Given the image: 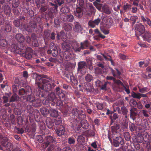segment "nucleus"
Wrapping results in <instances>:
<instances>
[{
  "label": "nucleus",
  "instance_id": "1",
  "mask_svg": "<svg viewBox=\"0 0 151 151\" xmlns=\"http://www.w3.org/2000/svg\"><path fill=\"white\" fill-rule=\"evenodd\" d=\"M112 137L114 138L113 144L115 147H118L120 145H122L124 144V140L121 137L120 134H114L112 135Z\"/></svg>",
  "mask_w": 151,
  "mask_h": 151
},
{
  "label": "nucleus",
  "instance_id": "2",
  "mask_svg": "<svg viewBox=\"0 0 151 151\" xmlns=\"http://www.w3.org/2000/svg\"><path fill=\"white\" fill-rule=\"evenodd\" d=\"M36 85L38 86L40 89H41L47 91H50L52 89V86L53 87L55 86V84L54 83L51 84L50 83H47L46 84H42V83L40 82H37Z\"/></svg>",
  "mask_w": 151,
  "mask_h": 151
},
{
  "label": "nucleus",
  "instance_id": "3",
  "mask_svg": "<svg viewBox=\"0 0 151 151\" xmlns=\"http://www.w3.org/2000/svg\"><path fill=\"white\" fill-rule=\"evenodd\" d=\"M87 68L86 63L84 61H80L78 63L77 71L83 74H84L86 71Z\"/></svg>",
  "mask_w": 151,
  "mask_h": 151
},
{
  "label": "nucleus",
  "instance_id": "4",
  "mask_svg": "<svg viewBox=\"0 0 151 151\" xmlns=\"http://www.w3.org/2000/svg\"><path fill=\"white\" fill-rule=\"evenodd\" d=\"M17 53L22 55V56L24 57L27 59H30L32 58V55L31 53L28 51L27 50L26 51L20 50L19 52H17Z\"/></svg>",
  "mask_w": 151,
  "mask_h": 151
},
{
  "label": "nucleus",
  "instance_id": "5",
  "mask_svg": "<svg viewBox=\"0 0 151 151\" xmlns=\"http://www.w3.org/2000/svg\"><path fill=\"white\" fill-rule=\"evenodd\" d=\"M45 139L46 141V142L45 143V147H47L50 143H54V145L56 143V142L52 136H47L45 137Z\"/></svg>",
  "mask_w": 151,
  "mask_h": 151
},
{
  "label": "nucleus",
  "instance_id": "6",
  "mask_svg": "<svg viewBox=\"0 0 151 151\" xmlns=\"http://www.w3.org/2000/svg\"><path fill=\"white\" fill-rule=\"evenodd\" d=\"M73 57V52L71 51H65L63 54L64 59L67 61L71 59Z\"/></svg>",
  "mask_w": 151,
  "mask_h": 151
},
{
  "label": "nucleus",
  "instance_id": "7",
  "mask_svg": "<svg viewBox=\"0 0 151 151\" xmlns=\"http://www.w3.org/2000/svg\"><path fill=\"white\" fill-rule=\"evenodd\" d=\"M142 36L144 41L148 42L149 45L151 44V33L146 32Z\"/></svg>",
  "mask_w": 151,
  "mask_h": 151
},
{
  "label": "nucleus",
  "instance_id": "8",
  "mask_svg": "<svg viewBox=\"0 0 151 151\" xmlns=\"http://www.w3.org/2000/svg\"><path fill=\"white\" fill-rule=\"evenodd\" d=\"M120 128L119 124H116L114 125L111 127V132L112 133V135L114 134H120V133L117 131V130Z\"/></svg>",
  "mask_w": 151,
  "mask_h": 151
},
{
  "label": "nucleus",
  "instance_id": "9",
  "mask_svg": "<svg viewBox=\"0 0 151 151\" xmlns=\"http://www.w3.org/2000/svg\"><path fill=\"white\" fill-rule=\"evenodd\" d=\"M83 27L78 22H76L74 23V26L73 27V30L74 32L77 33H80L83 30Z\"/></svg>",
  "mask_w": 151,
  "mask_h": 151
},
{
  "label": "nucleus",
  "instance_id": "10",
  "mask_svg": "<svg viewBox=\"0 0 151 151\" xmlns=\"http://www.w3.org/2000/svg\"><path fill=\"white\" fill-rule=\"evenodd\" d=\"M33 76L34 78H35L36 82H39V81L41 80H42L43 78H47V76L44 75H38L36 73H33Z\"/></svg>",
  "mask_w": 151,
  "mask_h": 151
},
{
  "label": "nucleus",
  "instance_id": "11",
  "mask_svg": "<svg viewBox=\"0 0 151 151\" xmlns=\"http://www.w3.org/2000/svg\"><path fill=\"white\" fill-rule=\"evenodd\" d=\"M83 88L87 92H91L92 91L93 87L91 83H85L82 85Z\"/></svg>",
  "mask_w": 151,
  "mask_h": 151
},
{
  "label": "nucleus",
  "instance_id": "12",
  "mask_svg": "<svg viewBox=\"0 0 151 151\" xmlns=\"http://www.w3.org/2000/svg\"><path fill=\"white\" fill-rule=\"evenodd\" d=\"M135 29L141 34H143L145 31L144 26L140 23L136 25Z\"/></svg>",
  "mask_w": 151,
  "mask_h": 151
},
{
  "label": "nucleus",
  "instance_id": "13",
  "mask_svg": "<svg viewBox=\"0 0 151 151\" xmlns=\"http://www.w3.org/2000/svg\"><path fill=\"white\" fill-rule=\"evenodd\" d=\"M74 14L77 17L80 18L83 15V10L80 7H77L76 8V11H75Z\"/></svg>",
  "mask_w": 151,
  "mask_h": 151
},
{
  "label": "nucleus",
  "instance_id": "14",
  "mask_svg": "<svg viewBox=\"0 0 151 151\" xmlns=\"http://www.w3.org/2000/svg\"><path fill=\"white\" fill-rule=\"evenodd\" d=\"M26 47H23L22 48H19L18 46H17V45L13 44L12 45L11 47V50L12 52H15V51L17 53V52L20 50H22L21 49L23 50V49H25Z\"/></svg>",
  "mask_w": 151,
  "mask_h": 151
},
{
  "label": "nucleus",
  "instance_id": "15",
  "mask_svg": "<svg viewBox=\"0 0 151 151\" xmlns=\"http://www.w3.org/2000/svg\"><path fill=\"white\" fill-rule=\"evenodd\" d=\"M150 135L148 133L146 132H142L140 134V137H142V139L140 140V142H142L143 141L147 142L149 139Z\"/></svg>",
  "mask_w": 151,
  "mask_h": 151
},
{
  "label": "nucleus",
  "instance_id": "16",
  "mask_svg": "<svg viewBox=\"0 0 151 151\" xmlns=\"http://www.w3.org/2000/svg\"><path fill=\"white\" fill-rule=\"evenodd\" d=\"M62 47L63 50L65 51H69L71 49V46L68 41L64 42L62 44Z\"/></svg>",
  "mask_w": 151,
  "mask_h": 151
},
{
  "label": "nucleus",
  "instance_id": "17",
  "mask_svg": "<svg viewBox=\"0 0 151 151\" xmlns=\"http://www.w3.org/2000/svg\"><path fill=\"white\" fill-rule=\"evenodd\" d=\"M37 27V25L36 22L34 21H32L31 22L29 25L27 26V29L26 30L29 32H31L32 29L36 28Z\"/></svg>",
  "mask_w": 151,
  "mask_h": 151
},
{
  "label": "nucleus",
  "instance_id": "18",
  "mask_svg": "<svg viewBox=\"0 0 151 151\" xmlns=\"http://www.w3.org/2000/svg\"><path fill=\"white\" fill-rule=\"evenodd\" d=\"M15 38L20 43H22L24 42V36L21 33L17 34Z\"/></svg>",
  "mask_w": 151,
  "mask_h": 151
},
{
  "label": "nucleus",
  "instance_id": "19",
  "mask_svg": "<svg viewBox=\"0 0 151 151\" xmlns=\"http://www.w3.org/2000/svg\"><path fill=\"white\" fill-rule=\"evenodd\" d=\"M9 140V139L6 137H3L2 140L0 142V149L1 150H3V148L1 146L4 147L6 145V143Z\"/></svg>",
  "mask_w": 151,
  "mask_h": 151
},
{
  "label": "nucleus",
  "instance_id": "20",
  "mask_svg": "<svg viewBox=\"0 0 151 151\" xmlns=\"http://www.w3.org/2000/svg\"><path fill=\"white\" fill-rule=\"evenodd\" d=\"M55 10H54L52 8H50L48 10L47 12V18L49 19H52L54 17L53 13Z\"/></svg>",
  "mask_w": 151,
  "mask_h": 151
},
{
  "label": "nucleus",
  "instance_id": "21",
  "mask_svg": "<svg viewBox=\"0 0 151 151\" xmlns=\"http://www.w3.org/2000/svg\"><path fill=\"white\" fill-rule=\"evenodd\" d=\"M90 42L87 40H86L83 42L81 43L80 45L82 49H84L89 47Z\"/></svg>",
  "mask_w": 151,
  "mask_h": 151
},
{
  "label": "nucleus",
  "instance_id": "22",
  "mask_svg": "<svg viewBox=\"0 0 151 151\" xmlns=\"http://www.w3.org/2000/svg\"><path fill=\"white\" fill-rule=\"evenodd\" d=\"M119 118V115L116 113L113 114L112 115L110 116V118L111 119V122L110 123V125H111L115 121L118 119Z\"/></svg>",
  "mask_w": 151,
  "mask_h": 151
},
{
  "label": "nucleus",
  "instance_id": "23",
  "mask_svg": "<svg viewBox=\"0 0 151 151\" xmlns=\"http://www.w3.org/2000/svg\"><path fill=\"white\" fill-rule=\"evenodd\" d=\"M19 99V97L16 93L14 94L9 99V102L17 101Z\"/></svg>",
  "mask_w": 151,
  "mask_h": 151
},
{
  "label": "nucleus",
  "instance_id": "24",
  "mask_svg": "<svg viewBox=\"0 0 151 151\" xmlns=\"http://www.w3.org/2000/svg\"><path fill=\"white\" fill-rule=\"evenodd\" d=\"M29 93H30L29 91H27L24 88H22L20 89L19 92V95L20 96L29 95Z\"/></svg>",
  "mask_w": 151,
  "mask_h": 151
},
{
  "label": "nucleus",
  "instance_id": "25",
  "mask_svg": "<svg viewBox=\"0 0 151 151\" xmlns=\"http://www.w3.org/2000/svg\"><path fill=\"white\" fill-rule=\"evenodd\" d=\"M75 65L70 62H68L65 65V68L66 70H69L71 69L74 68Z\"/></svg>",
  "mask_w": 151,
  "mask_h": 151
},
{
  "label": "nucleus",
  "instance_id": "26",
  "mask_svg": "<svg viewBox=\"0 0 151 151\" xmlns=\"http://www.w3.org/2000/svg\"><path fill=\"white\" fill-rule=\"evenodd\" d=\"M4 147L6 151H11L13 147V145L11 142H8Z\"/></svg>",
  "mask_w": 151,
  "mask_h": 151
},
{
  "label": "nucleus",
  "instance_id": "27",
  "mask_svg": "<svg viewBox=\"0 0 151 151\" xmlns=\"http://www.w3.org/2000/svg\"><path fill=\"white\" fill-rule=\"evenodd\" d=\"M102 10L104 12L107 14L111 13V11L109 7L106 5H104L102 7Z\"/></svg>",
  "mask_w": 151,
  "mask_h": 151
},
{
  "label": "nucleus",
  "instance_id": "28",
  "mask_svg": "<svg viewBox=\"0 0 151 151\" xmlns=\"http://www.w3.org/2000/svg\"><path fill=\"white\" fill-rule=\"evenodd\" d=\"M81 126L83 129H87L88 128L89 124L86 120H81Z\"/></svg>",
  "mask_w": 151,
  "mask_h": 151
},
{
  "label": "nucleus",
  "instance_id": "29",
  "mask_svg": "<svg viewBox=\"0 0 151 151\" xmlns=\"http://www.w3.org/2000/svg\"><path fill=\"white\" fill-rule=\"evenodd\" d=\"M137 109L133 107L130 110V117H133L136 116L137 115Z\"/></svg>",
  "mask_w": 151,
  "mask_h": 151
},
{
  "label": "nucleus",
  "instance_id": "30",
  "mask_svg": "<svg viewBox=\"0 0 151 151\" xmlns=\"http://www.w3.org/2000/svg\"><path fill=\"white\" fill-rule=\"evenodd\" d=\"M63 28L66 31H69L71 30L72 27L71 25L67 23H65L63 25Z\"/></svg>",
  "mask_w": 151,
  "mask_h": 151
},
{
  "label": "nucleus",
  "instance_id": "31",
  "mask_svg": "<svg viewBox=\"0 0 151 151\" xmlns=\"http://www.w3.org/2000/svg\"><path fill=\"white\" fill-rule=\"evenodd\" d=\"M85 113L83 110L79 109V110L78 114V117L80 119H82L84 118L85 115H84Z\"/></svg>",
  "mask_w": 151,
  "mask_h": 151
},
{
  "label": "nucleus",
  "instance_id": "32",
  "mask_svg": "<svg viewBox=\"0 0 151 151\" xmlns=\"http://www.w3.org/2000/svg\"><path fill=\"white\" fill-rule=\"evenodd\" d=\"M40 111L42 115L45 116H46L49 113L48 110L45 107H42L41 108Z\"/></svg>",
  "mask_w": 151,
  "mask_h": 151
},
{
  "label": "nucleus",
  "instance_id": "33",
  "mask_svg": "<svg viewBox=\"0 0 151 151\" xmlns=\"http://www.w3.org/2000/svg\"><path fill=\"white\" fill-rule=\"evenodd\" d=\"M128 127V122L127 119L124 120L121 124V129L124 130L125 129H127Z\"/></svg>",
  "mask_w": 151,
  "mask_h": 151
},
{
  "label": "nucleus",
  "instance_id": "34",
  "mask_svg": "<svg viewBox=\"0 0 151 151\" xmlns=\"http://www.w3.org/2000/svg\"><path fill=\"white\" fill-rule=\"evenodd\" d=\"M32 103L33 106L36 107H40L41 105L40 101L39 100H35V99L33 101Z\"/></svg>",
  "mask_w": 151,
  "mask_h": 151
},
{
  "label": "nucleus",
  "instance_id": "35",
  "mask_svg": "<svg viewBox=\"0 0 151 151\" xmlns=\"http://www.w3.org/2000/svg\"><path fill=\"white\" fill-rule=\"evenodd\" d=\"M4 12L6 14L9 15L11 12L10 7L8 5H5L4 6Z\"/></svg>",
  "mask_w": 151,
  "mask_h": 151
},
{
  "label": "nucleus",
  "instance_id": "36",
  "mask_svg": "<svg viewBox=\"0 0 151 151\" xmlns=\"http://www.w3.org/2000/svg\"><path fill=\"white\" fill-rule=\"evenodd\" d=\"M0 45L2 47H6L8 46L7 41L6 39H0Z\"/></svg>",
  "mask_w": 151,
  "mask_h": 151
},
{
  "label": "nucleus",
  "instance_id": "37",
  "mask_svg": "<svg viewBox=\"0 0 151 151\" xmlns=\"http://www.w3.org/2000/svg\"><path fill=\"white\" fill-rule=\"evenodd\" d=\"M48 8V6L47 4H41V7L40 10L41 13L44 12L46 11Z\"/></svg>",
  "mask_w": 151,
  "mask_h": 151
},
{
  "label": "nucleus",
  "instance_id": "38",
  "mask_svg": "<svg viewBox=\"0 0 151 151\" xmlns=\"http://www.w3.org/2000/svg\"><path fill=\"white\" fill-rule=\"evenodd\" d=\"M50 115L53 117H56L58 115V111L52 109L49 112Z\"/></svg>",
  "mask_w": 151,
  "mask_h": 151
},
{
  "label": "nucleus",
  "instance_id": "39",
  "mask_svg": "<svg viewBox=\"0 0 151 151\" xmlns=\"http://www.w3.org/2000/svg\"><path fill=\"white\" fill-rule=\"evenodd\" d=\"M56 98V96L54 92H51L49 94L48 96V99L50 101H54Z\"/></svg>",
  "mask_w": 151,
  "mask_h": 151
},
{
  "label": "nucleus",
  "instance_id": "40",
  "mask_svg": "<svg viewBox=\"0 0 151 151\" xmlns=\"http://www.w3.org/2000/svg\"><path fill=\"white\" fill-rule=\"evenodd\" d=\"M30 92L29 93V95H27L28 96L27 97L24 96L23 99H25L26 101H30L32 103L35 98L33 97H32L30 96Z\"/></svg>",
  "mask_w": 151,
  "mask_h": 151
},
{
  "label": "nucleus",
  "instance_id": "41",
  "mask_svg": "<svg viewBox=\"0 0 151 151\" xmlns=\"http://www.w3.org/2000/svg\"><path fill=\"white\" fill-rule=\"evenodd\" d=\"M76 124V128L77 130H79L81 127V122L76 120L74 121Z\"/></svg>",
  "mask_w": 151,
  "mask_h": 151
},
{
  "label": "nucleus",
  "instance_id": "42",
  "mask_svg": "<svg viewBox=\"0 0 151 151\" xmlns=\"http://www.w3.org/2000/svg\"><path fill=\"white\" fill-rule=\"evenodd\" d=\"M58 95L60 99H62L64 100L66 99L67 96L62 91H59V93Z\"/></svg>",
  "mask_w": 151,
  "mask_h": 151
},
{
  "label": "nucleus",
  "instance_id": "43",
  "mask_svg": "<svg viewBox=\"0 0 151 151\" xmlns=\"http://www.w3.org/2000/svg\"><path fill=\"white\" fill-rule=\"evenodd\" d=\"M6 95L2 97L3 100V102L4 104L8 102L9 101V98L10 96V94L9 93L6 94Z\"/></svg>",
  "mask_w": 151,
  "mask_h": 151
},
{
  "label": "nucleus",
  "instance_id": "44",
  "mask_svg": "<svg viewBox=\"0 0 151 151\" xmlns=\"http://www.w3.org/2000/svg\"><path fill=\"white\" fill-rule=\"evenodd\" d=\"M69 8L68 6L63 7L60 9V12L62 13H67L69 12Z\"/></svg>",
  "mask_w": 151,
  "mask_h": 151
},
{
  "label": "nucleus",
  "instance_id": "45",
  "mask_svg": "<svg viewBox=\"0 0 151 151\" xmlns=\"http://www.w3.org/2000/svg\"><path fill=\"white\" fill-rule=\"evenodd\" d=\"M93 76L89 74H88L85 77V80L88 82L91 81L93 80Z\"/></svg>",
  "mask_w": 151,
  "mask_h": 151
},
{
  "label": "nucleus",
  "instance_id": "46",
  "mask_svg": "<svg viewBox=\"0 0 151 151\" xmlns=\"http://www.w3.org/2000/svg\"><path fill=\"white\" fill-rule=\"evenodd\" d=\"M27 110L30 114H32L33 112V109L32 106L30 105H28L26 106Z\"/></svg>",
  "mask_w": 151,
  "mask_h": 151
},
{
  "label": "nucleus",
  "instance_id": "47",
  "mask_svg": "<svg viewBox=\"0 0 151 151\" xmlns=\"http://www.w3.org/2000/svg\"><path fill=\"white\" fill-rule=\"evenodd\" d=\"M124 136L127 141H129L131 138V136L129 133L128 132H126L124 133Z\"/></svg>",
  "mask_w": 151,
  "mask_h": 151
},
{
  "label": "nucleus",
  "instance_id": "48",
  "mask_svg": "<svg viewBox=\"0 0 151 151\" xmlns=\"http://www.w3.org/2000/svg\"><path fill=\"white\" fill-rule=\"evenodd\" d=\"M4 30L7 32H9L11 31L12 27L9 24H5Z\"/></svg>",
  "mask_w": 151,
  "mask_h": 151
},
{
  "label": "nucleus",
  "instance_id": "49",
  "mask_svg": "<svg viewBox=\"0 0 151 151\" xmlns=\"http://www.w3.org/2000/svg\"><path fill=\"white\" fill-rule=\"evenodd\" d=\"M20 4L19 0H13L12 3V6L15 8H17Z\"/></svg>",
  "mask_w": 151,
  "mask_h": 151
},
{
  "label": "nucleus",
  "instance_id": "50",
  "mask_svg": "<svg viewBox=\"0 0 151 151\" xmlns=\"http://www.w3.org/2000/svg\"><path fill=\"white\" fill-rule=\"evenodd\" d=\"M132 96L134 98H136L138 99H140V93H136L132 91Z\"/></svg>",
  "mask_w": 151,
  "mask_h": 151
},
{
  "label": "nucleus",
  "instance_id": "51",
  "mask_svg": "<svg viewBox=\"0 0 151 151\" xmlns=\"http://www.w3.org/2000/svg\"><path fill=\"white\" fill-rule=\"evenodd\" d=\"M55 51L53 50H51L50 49L47 51V53L48 54H52V56L54 57H55L58 55V52H55Z\"/></svg>",
  "mask_w": 151,
  "mask_h": 151
},
{
  "label": "nucleus",
  "instance_id": "52",
  "mask_svg": "<svg viewBox=\"0 0 151 151\" xmlns=\"http://www.w3.org/2000/svg\"><path fill=\"white\" fill-rule=\"evenodd\" d=\"M67 21L70 22H72L74 19V17L73 15L71 14L67 15Z\"/></svg>",
  "mask_w": 151,
  "mask_h": 151
},
{
  "label": "nucleus",
  "instance_id": "53",
  "mask_svg": "<svg viewBox=\"0 0 151 151\" xmlns=\"http://www.w3.org/2000/svg\"><path fill=\"white\" fill-rule=\"evenodd\" d=\"M93 4L98 10H101L102 6V4L98 3L96 1H94L93 2Z\"/></svg>",
  "mask_w": 151,
  "mask_h": 151
},
{
  "label": "nucleus",
  "instance_id": "54",
  "mask_svg": "<svg viewBox=\"0 0 151 151\" xmlns=\"http://www.w3.org/2000/svg\"><path fill=\"white\" fill-rule=\"evenodd\" d=\"M67 15L66 14L61 13L60 15V17L61 19L63 21L65 22L67 21Z\"/></svg>",
  "mask_w": 151,
  "mask_h": 151
},
{
  "label": "nucleus",
  "instance_id": "55",
  "mask_svg": "<svg viewBox=\"0 0 151 151\" xmlns=\"http://www.w3.org/2000/svg\"><path fill=\"white\" fill-rule=\"evenodd\" d=\"M14 23L15 26L17 27H19L22 25V23H20V20L19 19L14 20Z\"/></svg>",
  "mask_w": 151,
  "mask_h": 151
},
{
  "label": "nucleus",
  "instance_id": "56",
  "mask_svg": "<svg viewBox=\"0 0 151 151\" xmlns=\"http://www.w3.org/2000/svg\"><path fill=\"white\" fill-rule=\"evenodd\" d=\"M46 123L47 126L50 128H51L52 126V124H53L52 122L51 121V120L49 119H47L46 120Z\"/></svg>",
  "mask_w": 151,
  "mask_h": 151
},
{
  "label": "nucleus",
  "instance_id": "57",
  "mask_svg": "<svg viewBox=\"0 0 151 151\" xmlns=\"http://www.w3.org/2000/svg\"><path fill=\"white\" fill-rule=\"evenodd\" d=\"M50 49L51 50H53L55 51V52H58L57 47L55 45H54V44H51L50 45Z\"/></svg>",
  "mask_w": 151,
  "mask_h": 151
},
{
  "label": "nucleus",
  "instance_id": "58",
  "mask_svg": "<svg viewBox=\"0 0 151 151\" xmlns=\"http://www.w3.org/2000/svg\"><path fill=\"white\" fill-rule=\"evenodd\" d=\"M94 32L96 33L99 35V36L102 39H104L105 37V36L103 35L99 32L98 29H96L94 30Z\"/></svg>",
  "mask_w": 151,
  "mask_h": 151
},
{
  "label": "nucleus",
  "instance_id": "59",
  "mask_svg": "<svg viewBox=\"0 0 151 151\" xmlns=\"http://www.w3.org/2000/svg\"><path fill=\"white\" fill-rule=\"evenodd\" d=\"M122 112L123 114H127L128 111L127 109L125 106L121 107Z\"/></svg>",
  "mask_w": 151,
  "mask_h": 151
},
{
  "label": "nucleus",
  "instance_id": "60",
  "mask_svg": "<svg viewBox=\"0 0 151 151\" xmlns=\"http://www.w3.org/2000/svg\"><path fill=\"white\" fill-rule=\"evenodd\" d=\"M95 73L96 74H101L102 73V70L99 67H96L95 68Z\"/></svg>",
  "mask_w": 151,
  "mask_h": 151
},
{
  "label": "nucleus",
  "instance_id": "61",
  "mask_svg": "<svg viewBox=\"0 0 151 151\" xmlns=\"http://www.w3.org/2000/svg\"><path fill=\"white\" fill-rule=\"evenodd\" d=\"M114 82L118 85H121L122 86H124V84L123 83L119 80H116V79H114Z\"/></svg>",
  "mask_w": 151,
  "mask_h": 151
},
{
  "label": "nucleus",
  "instance_id": "62",
  "mask_svg": "<svg viewBox=\"0 0 151 151\" xmlns=\"http://www.w3.org/2000/svg\"><path fill=\"white\" fill-rule=\"evenodd\" d=\"M70 80L73 84L77 85L78 84V81L73 76L70 77Z\"/></svg>",
  "mask_w": 151,
  "mask_h": 151
},
{
  "label": "nucleus",
  "instance_id": "63",
  "mask_svg": "<svg viewBox=\"0 0 151 151\" xmlns=\"http://www.w3.org/2000/svg\"><path fill=\"white\" fill-rule=\"evenodd\" d=\"M79 109V108L77 109L76 108H75L74 109H73L72 111V114L74 116H77L78 114Z\"/></svg>",
  "mask_w": 151,
  "mask_h": 151
},
{
  "label": "nucleus",
  "instance_id": "64",
  "mask_svg": "<svg viewBox=\"0 0 151 151\" xmlns=\"http://www.w3.org/2000/svg\"><path fill=\"white\" fill-rule=\"evenodd\" d=\"M75 142V140L74 138L70 137L68 139V143L70 144H74Z\"/></svg>",
  "mask_w": 151,
  "mask_h": 151
}]
</instances>
